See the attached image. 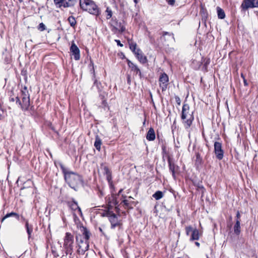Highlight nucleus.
Returning a JSON list of instances; mask_svg holds the SVG:
<instances>
[{
  "label": "nucleus",
  "mask_w": 258,
  "mask_h": 258,
  "mask_svg": "<svg viewBox=\"0 0 258 258\" xmlns=\"http://www.w3.org/2000/svg\"><path fill=\"white\" fill-rule=\"evenodd\" d=\"M241 77L243 79H244V78H245L244 75H243V73H241Z\"/></svg>",
  "instance_id": "54"
},
{
  "label": "nucleus",
  "mask_w": 258,
  "mask_h": 258,
  "mask_svg": "<svg viewBox=\"0 0 258 258\" xmlns=\"http://www.w3.org/2000/svg\"><path fill=\"white\" fill-rule=\"evenodd\" d=\"M123 203L124 204V205L125 206H126V207H129L130 206V203L128 202V201L127 200H124L123 201Z\"/></svg>",
  "instance_id": "42"
},
{
  "label": "nucleus",
  "mask_w": 258,
  "mask_h": 258,
  "mask_svg": "<svg viewBox=\"0 0 258 258\" xmlns=\"http://www.w3.org/2000/svg\"><path fill=\"white\" fill-rule=\"evenodd\" d=\"M108 203L110 205H112L113 206H117L118 205V202L116 199V196L112 195L111 197L109 198Z\"/></svg>",
  "instance_id": "23"
},
{
  "label": "nucleus",
  "mask_w": 258,
  "mask_h": 258,
  "mask_svg": "<svg viewBox=\"0 0 258 258\" xmlns=\"http://www.w3.org/2000/svg\"><path fill=\"white\" fill-rule=\"evenodd\" d=\"M101 168L103 170L104 174L106 175V179L109 184L112 183V175L111 171L109 168L104 163L101 164Z\"/></svg>",
  "instance_id": "13"
},
{
  "label": "nucleus",
  "mask_w": 258,
  "mask_h": 258,
  "mask_svg": "<svg viewBox=\"0 0 258 258\" xmlns=\"http://www.w3.org/2000/svg\"><path fill=\"white\" fill-rule=\"evenodd\" d=\"M94 86H96L97 89H98V92L101 91V84L100 82H98L96 79H94V85L92 87Z\"/></svg>",
  "instance_id": "31"
},
{
  "label": "nucleus",
  "mask_w": 258,
  "mask_h": 258,
  "mask_svg": "<svg viewBox=\"0 0 258 258\" xmlns=\"http://www.w3.org/2000/svg\"><path fill=\"white\" fill-rule=\"evenodd\" d=\"M63 248L65 253L71 255L74 249V236L69 232H67L64 237Z\"/></svg>",
  "instance_id": "4"
},
{
  "label": "nucleus",
  "mask_w": 258,
  "mask_h": 258,
  "mask_svg": "<svg viewBox=\"0 0 258 258\" xmlns=\"http://www.w3.org/2000/svg\"><path fill=\"white\" fill-rule=\"evenodd\" d=\"M122 191V189H120L119 191H118V195H119Z\"/></svg>",
  "instance_id": "56"
},
{
  "label": "nucleus",
  "mask_w": 258,
  "mask_h": 258,
  "mask_svg": "<svg viewBox=\"0 0 258 258\" xmlns=\"http://www.w3.org/2000/svg\"><path fill=\"white\" fill-rule=\"evenodd\" d=\"M175 101H176V103L178 105H180V103H181V100H180V99L179 97H178V96H175Z\"/></svg>",
  "instance_id": "41"
},
{
  "label": "nucleus",
  "mask_w": 258,
  "mask_h": 258,
  "mask_svg": "<svg viewBox=\"0 0 258 258\" xmlns=\"http://www.w3.org/2000/svg\"><path fill=\"white\" fill-rule=\"evenodd\" d=\"M134 2L137 3V0H134Z\"/></svg>",
  "instance_id": "58"
},
{
  "label": "nucleus",
  "mask_w": 258,
  "mask_h": 258,
  "mask_svg": "<svg viewBox=\"0 0 258 258\" xmlns=\"http://www.w3.org/2000/svg\"><path fill=\"white\" fill-rule=\"evenodd\" d=\"M94 78H95V74H94Z\"/></svg>",
  "instance_id": "59"
},
{
  "label": "nucleus",
  "mask_w": 258,
  "mask_h": 258,
  "mask_svg": "<svg viewBox=\"0 0 258 258\" xmlns=\"http://www.w3.org/2000/svg\"><path fill=\"white\" fill-rule=\"evenodd\" d=\"M70 51L72 53V55L74 56V59L76 60L80 59V50L78 46L75 44L74 42L72 43L71 46L70 47Z\"/></svg>",
  "instance_id": "14"
},
{
  "label": "nucleus",
  "mask_w": 258,
  "mask_h": 258,
  "mask_svg": "<svg viewBox=\"0 0 258 258\" xmlns=\"http://www.w3.org/2000/svg\"><path fill=\"white\" fill-rule=\"evenodd\" d=\"M77 3V0H54L55 5L59 8L73 7Z\"/></svg>",
  "instance_id": "7"
},
{
  "label": "nucleus",
  "mask_w": 258,
  "mask_h": 258,
  "mask_svg": "<svg viewBox=\"0 0 258 258\" xmlns=\"http://www.w3.org/2000/svg\"><path fill=\"white\" fill-rule=\"evenodd\" d=\"M168 163L169 165V170L172 173V175L174 179H176L175 176V168L178 167H176L175 165L172 162L170 156H168Z\"/></svg>",
  "instance_id": "16"
},
{
  "label": "nucleus",
  "mask_w": 258,
  "mask_h": 258,
  "mask_svg": "<svg viewBox=\"0 0 258 258\" xmlns=\"http://www.w3.org/2000/svg\"><path fill=\"white\" fill-rule=\"evenodd\" d=\"M115 41L117 42L118 45L121 47L123 46V44L120 43V41L119 40H115Z\"/></svg>",
  "instance_id": "46"
},
{
  "label": "nucleus",
  "mask_w": 258,
  "mask_h": 258,
  "mask_svg": "<svg viewBox=\"0 0 258 258\" xmlns=\"http://www.w3.org/2000/svg\"><path fill=\"white\" fill-rule=\"evenodd\" d=\"M61 217H62V220H63V221H64V220H65V218H64V216L63 214L61 216Z\"/></svg>",
  "instance_id": "55"
},
{
  "label": "nucleus",
  "mask_w": 258,
  "mask_h": 258,
  "mask_svg": "<svg viewBox=\"0 0 258 258\" xmlns=\"http://www.w3.org/2000/svg\"><path fill=\"white\" fill-rule=\"evenodd\" d=\"M70 258H73V257H71V256H70Z\"/></svg>",
  "instance_id": "61"
},
{
  "label": "nucleus",
  "mask_w": 258,
  "mask_h": 258,
  "mask_svg": "<svg viewBox=\"0 0 258 258\" xmlns=\"http://www.w3.org/2000/svg\"><path fill=\"white\" fill-rule=\"evenodd\" d=\"M217 15L219 19H223L225 17L224 10L219 7H217Z\"/></svg>",
  "instance_id": "22"
},
{
  "label": "nucleus",
  "mask_w": 258,
  "mask_h": 258,
  "mask_svg": "<svg viewBox=\"0 0 258 258\" xmlns=\"http://www.w3.org/2000/svg\"><path fill=\"white\" fill-rule=\"evenodd\" d=\"M194 229L192 228V227L190 226H187L185 228V231H186V234L187 235H189L190 233H191L192 232V231L194 230Z\"/></svg>",
  "instance_id": "37"
},
{
  "label": "nucleus",
  "mask_w": 258,
  "mask_h": 258,
  "mask_svg": "<svg viewBox=\"0 0 258 258\" xmlns=\"http://www.w3.org/2000/svg\"><path fill=\"white\" fill-rule=\"evenodd\" d=\"M112 211H110L109 210L107 211H102V212H100L101 216L102 217H109Z\"/></svg>",
  "instance_id": "34"
},
{
  "label": "nucleus",
  "mask_w": 258,
  "mask_h": 258,
  "mask_svg": "<svg viewBox=\"0 0 258 258\" xmlns=\"http://www.w3.org/2000/svg\"><path fill=\"white\" fill-rule=\"evenodd\" d=\"M30 98V94L27 90V87L24 86L23 89L21 90V98Z\"/></svg>",
  "instance_id": "26"
},
{
  "label": "nucleus",
  "mask_w": 258,
  "mask_h": 258,
  "mask_svg": "<svg viewBox=\"0 0 258 258\" xmlns=\"http://www.w3.org/2000/svg\"><path fill=\"white\" fill-rule=\"evenodd\" d=\"M38 29L39 30H40L41 31H43L45 30L46 27L43 23H41L38 25Z\"/></svg>",
  "instance_id": "38"
},
{
  "label": "nucleus",
  "mask_w": 258,
  "mask_h": 258,
  "mask_svg": "<svg viewBox=\"0 0 258 258\" xmlns=\"http://www.w3.org/2000/svg\"><path fill=\"white\" fill-rule=\"evenodd\" d=\"M14 216L18 220L19 219V215L15 212H11L10 213L7 214L2 219V222H3L6 218Z\"/></svg>",
  "instance_id": "25"
},
{
  "label": "nucleus",
  "mask_w": 258,
  "mask_h": 258,
  "mask_svg": "<svg viewBox=\"0 0 258 258\" xmlns=\"http://www.w3.org/2000/svg\"><path fill=\"white\" fill-rule=\"evenodd\" d=\"M162 154L163 157L165 155L167 156V157L169 156L166 149V147L165 145L162 146Z\"/></svg>",
  "instance_id": "35"
},
{
  "label": "nucleus",
  "mask_w": 258,
  "mask_h": 258,
  "mask_svg": "<svg viewBox=\"0 0 258 258\" xmlns=\"http://www.w3.org/2000/svg\"><path fill=\"white\" fill-rule=\"evenodd\" d=\"M163 197V194L161 191L158 190L156 191L153 195V197L156 200L161 199Z\"/></svg>",
  "instance_id": "29"
},
{
  "label": "nucleus",
  "mask_w": 258,
  "mask_h": 258,
  "mask_svg": "<svg viewBox=\"0 0 258 258\" xmlns=\"http://www.w3.org/2000/svg\"><path fill=\"white\" fill-rule=\"evenodd\" d=\"M130 45V49L133 51H135L137 48V43L135 42H131L129 44Z\"/></svg>",
  "instance_id": "36"
},
{
  "label": "nucleus",
  "mask_w": 258,
  "mask_h": 258,
  "mask_svg": "<svg viewBox=\"0 0 258 258\" xmlns=\"http://www.w3.org/2000/svg\"><path fill=\"white\" fill-rule=\"evenodd\" d=\"M76 242L78 246L77 252L79 254H84L89 247V241L83 239L81 234L76 235Z\"/></svg>",
  "instance_id": "5"
},
{
  "label": "nucleus",
  "mask_w": 258,
  "mask_h": 258,
  "mask_svg": "<svg viewBox=\"0 0 258 258\" xmlns=\"http://www.w3.org/2000/svg\"><path fill=\"white\" fill-rule=\"evenodd\" d=\"M214 152L216 158L221 160L223 158L224 151L222 148V144L218 142L214 143Z\"/></svg>",
  "instance_id": "10"
},
{
  "label": "nucleus",
  "mask_w": 258,
  "mask_h": 258,
  "mask_svg": "<svg viewBox=\"0 0 258 258\" xmlns=\"http://www.w3.org/2000/svg\"><path fill=\"white\" fill-rule=\"evenodd\" d=\"M136 57L140 62L142 63H145L147 62V57L143 55L142 52L140 53V55H137Z\"/></svg>",
  "instance_id": "28"
},
{
  "label": "nucleus",
  "mask_w": 258,
  "mask_h": 258,
  "mask_svg": "<svg viewBox=\"0 0 258 258\" xmlns=\"http://www.w3.org/2000/svg\"><path fill=\"white\" fill-rule=\"evenodd\" d=\"M16 102L24 111L28 110L30 106V98H22V101L19 97H16Z\"/></svg>",
  "instance_id": "8"
},
{
  "label": "nucleus",
  "mask_w": 258,
  "mask_h": 258,
  "mask_svg": "<svg viewBox=\"0 0 258 258\" xmlns=\"http://www.w3.org/2000/svg\"><path fill=\"white\" fill-rule=\"evenodd\" d=\"M196 157H197V161L201 162V158L200 157V155L199 153L197 154Z\"/></svg>",
  "instance_id": "44"
},
{
  "label": "nucleus",
  "mask_w": 258,
  "mask_h": 258,
  "mask_svg": "<svg viewBox=\"0 0 258 258\" xmlns=\"http://www.w3.org/2000/svg\"><path fill=\"white\" fill-rule=\"evenodd\" d=\"M80 230L82 233L83 239L89 241L91 233L89 230L85 227L82 226L80 227Z\"/></svg>",
  "instance_id": "17"
},
{
  "label": "nucleus",
  "mask_w": 258,
  "mask_h": 258,
  "mask_svg": "<svg viewBox=\"0 0 258 258\" xmlns=\"http://www.w3.org/2000/svg\"><path fill=\"white\" fill-rule=\"evenodd\" d=\"M175 3V0H168V4L170 5H173Z\"/></svg>",
  "instance_id": "43"
},
{
  "label": "nucleus",
  "mask_w": 258,
  "mask_h": 258,
  "mask_svg": "<svg viewBox=\"0 0 258 258\" xmlns=\"http://www.w3.org/2000/svg\"><path fill=\"white\" fill-rule=\"evenodd\" d=\"M181 118L185 128H188L194 119L193 112L189 113V106L187 104H184L182 108Z\"/></svg>",
  "instance_id": "3"
},
{
  "label": "nucleus",
  "mask_w": 258,
  "mask_h": 258,
  "mask_svg": "<svg viewBox=\"0 0 258 258\" xmlns=\"http://www.w3.org/2000/svg\"><path fill=\"white\" fill-rule=\"evenodd\" d=\"M156 135L154 130L153 128H149L146 135V139L149 141H152L155 139Z\"/></svg>",
  "instance_id": "18"
},
{
  "label": "nucleus",
  "mask_w": 258,
  "mask_h": 258,
  "mask_svg": "<svg viewBox=\"0 0 258 258\" xmlns=\"http://www.w3.org/2000/svg\"><path fill=\"white\" fill-rule=\"evenodd\" d=\"M99 231H100V232H101L103 235H104V232H103L102 229L101 227H99Z\"/></svg>",
  "instance_id": "51"
},
{
  "label": "nucleus",
  "mask_w": 258,
  "mask_h": 258,
  "mask_svg": "<svg viewBox=\"0 0 258 258\" xmlns=\"http://www.w3.org/2000/svg\"><path fill=\"white\" fill-rule=\"evenodd\" d=\"M108 219L111 223V228L114 229L116 226H119L120 224L118 217L113 212L109 216Z\"/></svg>",
  "instance_id": "12"
},
{
  "label": "nucleus",
  "mask_w": 258,
  "mask_h": 258,
  "mask_svg": "<svg viewBox=\"0 0 258 258\" xmlns=\"http://www.w3.org/2000/svg\"><path fill=\"white\" fill-rule=\"evenodd\" d=\"M166 35H168L169 36L171 37V39L174 40V36L173 33H170L168 32H163V36H164Z\"/></svg>",
  "instance_id": "39"
},
{
  "label": "nucleus",
  "mask_w": 258,
  "mask_h": 258,
  "mask_svg": "<svg viewBox=\"0 0 258 258\" xmlns=\"http://www.w3.org/2000/svg\"><path fill=\"white\" fill-rule=\"evenodd\" d=\"M25 228L28 235V239H30L33 232V226L32 225H29L27 220L25 222Z\"/></svg>",
  "instance_id": "20"
},
{
  "label": "nucleus",
  "mask_w": 258,
  "mask_h": 258,
  "mask_svg": "<svg viewBox=\"0 0 258 258\" xmlns=\"http://www.w3.org/2000/svg\"><path fill=\"white\" fill-rule=\"evenodd\" d=\"M69 206L73 210H76L77 209L78 210V211L81 213V208L78 206V203L75 201H73L72 203H69Z\"/></svg>",
  "instance_id": "24"
},
{
  "label": "nucleus",
  "mask_w": 258,
  "mask_h": 258,
  "mask_svg": "<svg viewBox=\"0 0 258 258\" xmlns=\"http://www.w3.org/2000/svg\"><path fill=\"white\" fill-rule=\"evenodd\" d=\"M102 107H104L106 106L107 102L105 100H102Z\"/></svg>",
  "instance_id": "45"
},
{
  "label": "nucleus",
  "mask_w": 258,
  "mask_h": 258,
  "mask_svg": "<svg viewBox=\"0 0 258 258\" xmlns=\"http://www.w3.org/2000/svg\"><path fill=\"white\" fill-rule=\"evenodd\" d=\"M236 217L237 218V219L240 220V215L239 212H237Z\"/></svg>",
  "instance_id": "48"
},
{
  "label": "nucleus",
  "mask_w": 258,
  "mask_h": 258,
  "mask_svg": "<svg viewBox=\"0 0 258 258\" xmlns=\"http://www.w3.org/2000/svg\"><path fill=\"white\" fill-rule=\"evenodd\" d=\"M101 143L102 142L101 139L99 138L98 136H97L96 137L95 141L94 143V146L95 147L97 150L99 151L100 150Z\"/></svg>",
  "instance_id": "27"
},
{
  "label": "nucleus",
  "mask_w": 258,
  "mask_h": 258,
  "mask_svg": "<svg viewBox=\"0 0 258 258\" xmlns=\"http://www.w3.org/2000/svg\"><path fill=\"white\" fill-rule=\"evenodd\" d=\"M199 239V230L195 228L192 231V233L191 234V236L190 237V240H197Z\"/></svg>",
  "instance_id": "21"
},
{
  "label": "nucleus",
  "mask_w": 258,
  "mask_h": 258,
  "mask_svg": "<svg viewBox=\"0 0 258 258\" xmlns=\"http://www.w3.org/2000/svg\"><path fill=\"white\" fill-rule=\"evenodd\" d=\"M105 12L107 13L106 19L107 20L110 19L112 16L111 10L109 7H107Z\"/></svg>",
  "instance_id": "33"
},
{
  "label": "nucleus",
  "mask_w": 258,
  "mask_h": 258,
  "mask_svg": "<svg viewBox=\"0 0 258 258\" xmlns=\"http://www.w3.org/2000/svg\"><path fill=\"white\" fill-rule=\"evenodd\" d=\"M142 50L140 48H137L135 51L133 52L136 56L140 55V53L142 52Z\"/></svg>",
  "instance_id": "40"
},
{
  "label": "nucleus",
  "mask_w": 258,
  "mask_h": 258,
  "mask_svg": "<svg viewBox=\"0 0 258 258\" xmlns=\"http://www.w3.org/2000/svg\"><path fill=\"white\" fill-rule=\"evenodd\" d=\"M243 83H244V86H248V83H247L246 80L245 79V78H244V79H243Z\"/></svg>",
  "instance_id": "47"
},
{
  "label": "nucleus",
  "mask_w": 258,
  "mask_h": 258,
  "mask_svg": "<svg viewBox=\"0 0 258 258\" xmlns=\"http://www.w3.org/2000/svg\"><path fill=\"white\" fill-rule=\"evenodd\" d=\"M79 4L81 8L91 14L98 16L100 14L99 8L92 0H80Z\"/></svg>",
  "instance_id": "2"
},
{
  "label": "nucleus",
  "mask_w": 258,
  "mask_h": 258,
  "mask_svg": "<svg viewBox=\"0 0 258 258\" xmlns=\"http://www.w3.org/2000/svg\"><path fill=\"white\" fill-rule=\"evenodd\" d=\"M203 63L204 64V67L206 70H207V67L210 63V59L209 58H203Z\"/></svg>",
  "instance_id": "32"
},
{
  "label": "nucleus",
  "mask_w": 258,
  "mask_h": 258,
  "mask_svg": "<svg viewBox=\"0 0 258 258\" xmlns=\"http://www.w3.org/2000/svg\"><path fill=\"white\" fill-rule=\"evenodd\" d=\"M159 86L162 91H165L167 88L169 82V78L165 73H161L159 79Z\"/></svg>",
  "instance_id": "9"
},
{
  "label": "nucleus",
  "mask_w": 258,
  "mask_h": 258,
  "mask_svg": "<svg viewBox=\"0 0 258 258\" xmlns=\"http://www.w3.org/2000/svg\"><path fill=\"white\" fill-rule=\"evenodd\" d=\"M68 21L71 27L74 28L76 26L77 22L75 18L73 16L69 17V18H68Z\"/></svg>",
  "instance_id": "30"
},
{
  "label": "nucleus",
  "mask_w": 258,
  "mask_h": 258,
  "mask_svg": "<svg viewBox=\"0 0 258 258\" xmlns=\"http://www.w3.org/2000/svg\"><path fill=\"white\" fill-rule=\"evenodd\" d=\"M178 258H188L186 256H183L182 257H178Z\"/></svg>",
  "instance_id": "57"
},
{
  "label": "nucleus",
  "mask_w": 258,
  "mask_h": 258,
  "mask_svg": "<svg viewBox=\"0 0 258 258\" xmlns=\"http://www.w3.org/2000/svg\"><path fill=\"white\" fill-rule=\"evenodd\" d=\"M234 233L238 235L240 234L241 230H240V220L237 219L236 221V223L234 226Z\"/></svg>",
  "instance_id": "19"
},
{
  "label": "nucleus",
  "mask_w": 258,
  "mask_h": 258,
  "mask_svg": "<svg viewBox=\"0 0 258 258\" xmlns=\"http://www.w3.org/2000/svg\"><path fill=\"white\" fill-rule=\"evenodd\" d=\"M66 182L73 189L77 190L78 186L82 182L81 176L76 172L69 171L61 162H58Z\"/></svg>",
  "instance_id": "1"
},
{
  "label": "nucleus",
  "mask_w": 258,
  "mask_h": 258,
  "mask_svg": "<svg viewBox=\"0 0 258 258\" xmlns=\"http://www.w3.org/2000/svg\"><path fill=\"white\" fill-rule=\"evenodd\" d=\"M111 30L114 33L117 32H123L125 31V27L122 25L121 22H118L116 20H113L112 24H111Z\"/></svg>",
  "instance_id": "11"
},
{
  "label": "nucleus",
  "mask_w": 258,
  "mask_h": 258,
  "mask_svg": "<svg viewBox=\"0 0 258 258\" xmlns=\"http://www.w3.org/2000/svg\"><path fill=\"white\" fill-rule=\"evenodd\" d=\"M127 64L131 70L135 72L136 75H139L140 78H141L142 77V74L140 69L138 67V66L130 60H127Z\"/></svg>",
  "instance_id": "15"
},
{
  "label": "nucleus",
  "mask_w": 258,
  "mask_h": 258,
  "mask_svg": "<svg viewBox=\"0 0 258 258\" xmlns=\"http://www.w3.org/2000/svg\"><path fill=\"white\" fill-rule=\"evenodd\" d=\"M195 244H196L197 246H198V247H199V246H200V243H199V242H195Z\"/></svg>",
  "instance_id": "53"
},
{
  "label": "nucleus",
  "mask_w": 258,
  "mask_h": 258,
  "mask_svg": "<svg viewBox=\"0 0 258 258\" xmlns=\"http://www.w3.org/2000/svg\"><path fill=\"white\" fill-rule=\"evenodd\" d=\"M10 100V101L14 102L16 100V98L15 99L14 98H11Z\"/></svg>",
  "instance_id": "52"
},
{
  "label": "nucleus",
  "mask_w": 258,
  "mask_h": 258,
  "mask_svg": "<svg viewBox=\"0 0 258 258\" xmlns=\"http://www.w3.org/2000/svg\"><path fill=\"white\" fill-rule=\"evenodd\" d=\"M127 83L128 84H130V82H131V80H130V77L128 76V77H127Z\"/></svg>",
  "instance_id": "50"
},
{
  "label": "nucleus",
  "mask_w": 258,
  "mask_h": 258,
  "mask_svg": "<svg viewBox=\"0 0 258 258\" xmlns=\"http://www.w3.org/2000/svg\"><path fill=\"white\" fill-rule=\"evenodd\" d=\"M206 257H207V258H209V257H208V255H207V256H206Z\"/></svg>",
  "instance_id": "60"
},
{
  "label": "nucleus",
  "mask_w": 258,
  "mask_h": 258,
  "mask_svg": "<svg viewBox=\"0 0 258 258\" xmlns=\"http://www.w3.org/2000/svg\"><path fill=\"white\" fill-rule=\"evenodd\" d=\"M240 8L244 12L249 9L258 8V0H243Z\"/></svg>",
  "instance_id": "6"
},
{
  "label": "nucleus",
  "mask_w": 258,
  "mask_h": 258,
  "mask_svg": "<svg viewBox=\"0 0 258 258\" xmlns=\"http://www.w3.org/2000/svg\"><path fill=\"white\" fill-rule=\"evenodd\" d=\"M99 196L100 197L103 196V192L101 190H99Z\"/></svg>",
  "instance_id": "49"
}]
</instances>
